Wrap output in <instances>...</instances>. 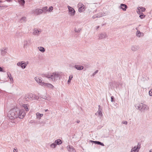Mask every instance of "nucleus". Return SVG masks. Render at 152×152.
I'll return each instance as SVG.
<instances>
[{
    "mask_svg": "<svg viewBox=\"0 0 152 152\" xmlns=\"http://www.w3.org/2000/svg\"><path fill=\"white\" fill-rule=\"evenodd\" d=\"M102 109L98 108V110L97 111L98 115L100 116H102L103 114L102 113Z\"/></svg>",
    "mask_w": 152,
    "mask_h": 152,
    "instance_id": "21",
    "label": "nucleus"
},
{
    "mask_svg": "<svg viewBox=\"0 0 152 152\" xmlns=\"http://www.w3.org/2000/svg\"><path fill=\"white\" fill-rule=\"evenodd\" d=\"M23 48L25 49H27L29 48V46L31 44V39H28L25 40L23 41Z\"/></svg>",
    "mask_w": 152,
    "mask_h": 152,
    "instance_id": "4",
    "label": "nucleus"
},
{
    "mask_svg": "<svg viewBox=\"0 0 152 152\" xmlns=\"http://www.w3.org/2000/svg\"><path fill=\"white\" fill-rule=\"evenodd\" d=\"M138 146H135L133 148H132L131 151V152H137L138 150V149H139Z\"/></svg>",
    "mask_w": 152,
    "mask_h": 152,
    "instance_id": "19",
    "label": "nucleus"
},
{
    "mask_svg": "<svg viewBox=\"0 0 152 152\" xmlns=\"http://www.w3.org/2000/svg\"><path fill=\"white\" fill-rule=\"evenodd\" d=\"M54 142L56 145H61L62 143V140L60 139L56 140H55Z\"/></svg>",
    "mask_w": 152,
    "mask_h": 152,
    "instance_id": "18",
    "label": "nucleus"
},
{
    "mask_svg": "<svg viewBox=\"0 0 152 152\" xmlns=\"http://www.w3.org/2000/svg\"><path fill=\"white\" fill-rule=\"evenodd\" d=\"M99 17L96 15H94L92 17V18L93 19H95L96 18H98Z\"/></svg>",
    "mask_w": 152,
    "mask_h": 152,
    "instance_id": "42",
    "label": "nucleus"
},
{
    "mask_svg": "<svg viewBox=\"0 0 152 152\" xmlns=\"http://www.w3.org/2000/svg\"><path fill=\"white\" fill-rule=\"evenodd\" d=\"M149 94L150 96H152V91L151 90L149 91Z\"/></svg>",
    "mask_w": 152,
    "mask_h": 152,
    "instance_id": "40",
    "label": "nucleus"
},
{
    "mask_svg": "<svg viewBox=\"0 0 152 152\" xmlns=\"http://www.w3.org/2000/svg\"><path fill=\"white\" fill-rule=\"evenodd\" d=\"M139 7L140 8V10L142 12L145 11L146 9L145 8L143 7Z\"/></svg>",
    "mask_w": 152,
    "mask_h": 152,
    "instance_id": "35",
    "label": "nucleus"
},
{
    "mask_svg": "<svg viewBox=\"0 0 152 152\" xmlns=\"http://www.w3.org/2000/svg\"><path fill=\"white\" fill-rule=\"evenodd\" d=\"M45 112L48 111V109L46 110H45Z\"/></svg>",
    "mask_w": 152,
    "mask_h": 152,
    "instance_id": "53",
    "label": "nucleus"
},
{
    "mask_svg": "<svg viewBox=\"0 0 152 152\" xmlns=\"http://www.w3.org/2000/svg\"><path fill=\"white\" fill-rule=\"evenodd\" d=\"M41 31L40 29H38L37 28H34L33 30V34L35 36H39Z\"/></svg>",
    "mask_w": 152,
    "mask_h": 152,
    "instance_id": "8",
    "label": "nucleus"
},
{
    "mask_svg": "<svg viewBox=\"0 0 152 152\" xmlns=\"http://www.w3.org/2000/svg\"><path fill=\"white\" fill-rule=\"evenodd\" d=\"M7 48L6 47L3 48L0 50L2 56H4L7 53Z\"/></svg>",
    "mask_w": 152,
    "mask_h": 152,
    "instance_id": "11",
    "label": "nucleus"
},
{
    "mask_svg": "<svg viewBox=\"0 0 152 152\" xmlns=\"http://www.w3.org/2000/svg\"><path fill=\"white\" fill-rule=\"evenodd\" d=\"M75 68L78 70H80L83 69V66L75 65L74 66Z\"/></svg>",
    "mask_w": 152,
    "mask_h": 152,
    "instance_id": "15",
    "label": "nucleus"
},
{
    "mask_svg": "<svg viewBox=\"0 0 152 152\" xmlns=\"http://www.w3.org/2000/svg\"><path fill=\"white\" fill-rule=\"evenodd\" d=\"M139 17L141 19H142L144 18L145 16V15H144L143 13L142 14H141V15H140Z\"/></svg>",
    "mask_w": 152,
    "mask_h": 152,
    "instance_id": "36",
    "label": "nucleus"
},
{
    "mask_svg": "<svg viewBox=\"0 0 152 152\" xmlns=\"http://www.w3.org/2000/svg\"><path fill=\"white\" fill-rule=\"evenodd\" d=\"M141 105L142 106V107H141L140 109V111H141L145 112L146 111L149 110V107L146 104L141 103Z\"/></svg>",
    "mask_w": 152,
    "mask_h": 152,
    "instance_id": "7",
    "label": "nucleus"
},
{
    "mask_svg": "<svg viewBox=\"0 0 152 152\" xmlns=\"http://www.w3.org/2000/svg\"><path fill=\"white\" fill-rule=\"evenodd\" d=\"M23 107L24 108V109L26 111H28L29 110L28 108V105L27 104H24L23 105Z\"/></svg>",
    "mask_w": 152,
    "mask_h": 152,
    "instance_id": "22",
    "label": "nucleus"
},
{
    "mask_svg": "<svg viewBox=\"0 0 152 152\" xmlns=\"http://www.w3.org/2000/svg\"><path fill=\"white\" fill-rule=\"evenodd\" d=\"M0 2H1V1H0Z\"/></svg>",
    "mask_w": 152,
    "mask_h": 152,
    "instance_id": "56",
    "label": "nucleus"
},
{
    "mask_svg": "<svg viewBox=\"0 0 152 152\" xmlns=\"http://www.w3.org/2000/svg\"><path fill=\"white\" fill-rule=\"evenodd\" d=\"M56 146L57 145H56V143H55V142H54V143L51 144L50 145V146L51 148H54L56 147Z\"/></svg>",
    "mask_w": 152,
    "mask_h": 152,
    "instance_id": "25",
    "label": "nucleus"
},
{
    "mask_svg": "<svg viewBox=\"0 0 152 152\" xmlns=\"http://www.w3.org/2000/svg\"><path fill=\"white\" fill-rule=\"evenodd\" d=\"M17 65L19 66H20L23 69H25L27 65L26 64L25 62L23 63V61L19 62L17 63Z\"/></svg>",
    "mask_w": 152,
    "mask_h": 152,
    "instance_id": "10",
    "label": "nucleus"
},
{
    "mask_svg": "<svg viewBox=\"0 0 152 152\" xmlns=\"http://www.w3.org/2000/svg\"><path fill=\"white\" fill-rule=\"evenodd\" d=\"M67 8L68 9L69 14L71 16H74L75 12L74 9L69 6H67Z\"/></svg>",
    "mask_w": 152,
    "mask_h": 152,
    "instance_id": "6",
    "label": "nucleus"
},
{
    "mask_svg": "<svg viewBox=\"0 0 152 152\" xmlns=\"http://www.w3.org/2000/svg\"><path fill=\"white\" fill-rule=\"evenodd\" d=\"M26 97H27V98L29 99L30 98L33 99L35 98V96L34 94L30 93L28 95H27Z\"/></svg>",
    "mask_w": 152,
    "mask_h": 152,
    "instance_id": "16",
    "label": "nucleus"
},
{
    "mask_svg": "<svg viewBox=\"0 0 152 152\" xmlns=\"http://www.w3.org/2000/svg\"><path fill=\"white\" fill-rule=\"evenodd\" d=\"M12 122L15 123V122L14 121H13V122Z\"/></svg>",
    "mask_w": 152,
    "mask_h": 152,
    "instance_id": "55",
    "label": "nucleus"
},
{
    "mask_svg": "<svg viewBox=\"0 0 152 152\" xmlns=\"http://www.w3.org/2000/svg\"><path fill=\"white\" fill-rule=\"evenodd\" d=\"M8 76L9 77V78L11 80H12V81L13 80V78L12 77L10 73H9V74L8 73Z\"/></svg>",
    "mask_w": 152,
    "mask_h": 152,
    "instance_id": "30",
    "label": "nucleus"
},
{
    "mask_svg": "<svg viewBox=\"0 0 152 152\" xmlns=\"http://www.w3.org/2000/svg\"><path fill=\"white\" fill-rule=\"evenodd\" d=\"M85 7L84 5L80 7L78 9V11L79 12H81L85 10Z\"/></svg>",
    "mask_w": 152,
    "mask_h": 152,
    "instance_id": "20",
    "label": "nucleus"
},
{
    "mask_svg": "<svg viewBox=\"0 0 152 152\" xmlns=\"http://www.w3.org/2000/svg\"><path fill=\"white\" fill-rule=\"evenodd\" d=\"M67 149L69 152H76V150L74 148L70 145H69L67 147Z\"/></svg>",
    "mask_w": 152,
    "mask_h": 152,
    "instance_id": "12",
    "label": "nucleus"
},
{
    "mask_svg": "<svg viewBox=\"0 0 152 152\" xmlns=\"http://www.w3.org/2000/svg\"><path fill=\"white\" fill-rule=\"evenodd\" d=\"M38 124H45V123L43 121H39Z\"/></svg>",
    "mask_w": 152,
    "mask_h": 152,
    "instance_id": "39",
    "label": "nucleus"
},
{
    "mask_svg": "<svg viewBox=\"0 0 152 152\" xmlns=\"http://www.w3.org/2000/svg\"><path fill=\"white\" fill-rule=\"evenodd\" d=\"M120 8L122 9L123 11H126L127 8V6L124 4H121L120 5Z\"/></svg>",
    "mask_w": 152,
    "mask_h": 152,
    "instance_id": "14",
    "label": "nucleus"
},
{
    "mask_svg": "<svg viewBox=\"0 0 152 152\" xmlns=\"http://www.w3.org/2000/svg\"><path fill=\"white\" fill-rule=\"evenodd\" d=\"M0 72H3L2 68L0 67Z\"/></svg>",
    "mask_w": 152,
    "mask_h": 152,
    "instance_id": "46",
    "label": "nucleus"
},
{
    "mask_svg": "<svg viewBox=\"0 0 152 152\" xmlns=\"http://www.w3.org/2000/svg\"><path fill=\"white\" fill-rule=\"evenodd\" d=\"M141 34V32L140 31H137L136 33V36L137 37H140Z\"/></svg>",
    "mask_w": 152,
    "mask_h": 152,
    "instance_id": "33",
    "label": "nucleus"
},
{
    "mask_svg": "<svg viewBox=\"0 0 152 152\" xmlns=\"http://www.w3.org/2000/svg\"><path fill=\"white\" fill-rule=\"evenodd\" d=\"M142 103H141L140 104H136V108H137L138 109H139L140 110V109L141 108V107H142L141 105V104Z\"/></svg>",
    "mask_w": 152,
    "mask_h": 152,
    "instance_id": "26",
    "label": "nucleus"
},
{
    "mask_svg": "<svg viewBox=\"0 0 152 152\" xmlns=\"http://www.w3.org/2000/svg\"><path fill=\"white\" fill-rule=\"evenodd\" d=\"M90 141L91 142H92L96 144H97L98 145L99 144V142L98 141H93V140H90Z\"/></svg>",
    "mask_w": 152,
    "mask_h": 152,
    "instance_id": "32",
    "label": "nucleus"
},
{
    "mask_svg": "<svg viewBox=\"0 0 152 152\" xmlns=\"http://www.w3.org/2000/svg\"><path fill=\"white\" fill-rule=\"evenodd\" d=\"M18 2L22 6H23L25 3V1L24 0H18Z\"/></svg>",
    "mask_w": 152,
    "mask_h": 152,
    "instance_id": "24",
    "label": "nucleus"
},
{
    "mask_svg": "<svg viewBox=\"0 0 152 152\" xmlns=\"http://www.w3.org/2000/svg\"><path fill=\"white\" fill-rule=\"evenodd\" d=\"M77 122L78 123H79L80 122V121L78 120L77 121Z\"/></svg>",
    "mask_w": 152,
    "mask_h": 152,
    "instance_id": "52",
    "label": "nucleus"
},
{
    "mask_svg": "<svg viewBox=\"0 0 152 152\" xmlns=\"http://www.w3.org/2000/svg\"><path fill=\"white\" fill-rule=\"evenodd\" d=\"M98 107H99V108L102 109V108H101V106L100 105H99L98 106Z\"/></svg>",
    "mask_w": 152,
    "mask_h": 152,
    "instance_id": "51",
    "label": "nucleus"
},
{
    "mask_svg": "<svg viewBox=\"0 0 152 152\" xmlns=\"http://www.w3.org/2000/svg\"><path fill=\"white\" fill-rule=\"evenodd\" d=\"M34 79L35 81L38 83L39 85L42 86L47 87L51 88H52L53 87V86L51 84L42 82L41 78L39 77H35Z\"/></svg>",
    "mask_w": 152,
    "mask_h": 152,
    "instance_id": "3",
    "label": "nucleus"
},
{
    "mask_svg": "<svg viewBox=\"0 0 152 152\" xmlns=\"http://www.w3.org/2000/svg\"><path fill=\"white\" fill-rule=\"evenodd\" d=\"M37 118L40 119L42 117L43 115V114H40L39 112L36 113Z\"/></svg>",
    "mask_w": 152,
    "mask_h": 152,
    "instance_id": "17",
    "label": "nucleus"
},
{
    "mask_svg": "<svg viewBox=\"0 0 152 152\" xmlns=\"http://www.w3.org/2000/svg\"><path fill=\"white\" fill-rule=\"evenodd\" d=\"M38 48L40 51L42 53H44L45 51V48L43 47H38Z\"/></svg>",
    "mask_w": 152,
    "mask_h": 152,
    "instance_id": "23",
    "label": "nucleus"
},
{
    "mask_svg": "<svg viewBox=\"0 0 152 152\" xmlns=\"http://www.w3.org/2000/svg\"><path fill=\"white\" fill-rule=\"evenodd\" d=\"M137 13L139 15H141V14H142L143 13L141 11L139 7L137 8Z\"/></svg>",
    "mask_w": 152,
    "mask_h": 152,
    "instance_id": "28",
    "label": "nucleus"
},
{
    "mask_svg": "<svg viewBox=\"0 0 152 152\" xmlns=\"http://www.w3.org/2000/svg\"><path fill=\"white\" fill-rule=\"evenodd\" d=\"M53 7L51 6L49 7V9L48 10V11L49 12H51L53 10Z\"/></svg>",
    "mask_w": 152,
    "mask_h": 152,
    "instance_id": "34",
    "label": "nucleus"
},
{
    "mask_svg": "<svg viewBox=\"0 0 152 152\" xmlns=\"http://www.w3.org/2000/svg\"><path fill=\"white\" fill-rule=\"evenodd\" d=\"M139 47L138 45H133L132 46L131 49L133 51H135L139 49Z\"/></svg>",
    "mask_w": 152,
    "mask_h": 152,
    "instance_id": "13",
    "label": "nucleus"
},
{
    "mask_svg": "<svg viewBox=\"0 0 152 152\" xmlns=\"http://www.w3.org/2000/svg\"><path fill=\"white\" fill-rule=\"evenodd\" d=\"M42 10H43V12L46 13L47 11H48V7L46 6L42 8Z\"/></svg>",
    "mask_w": 152,
    "mask_h": 152,
    "instance_id": "29",
    "label": "nucleus"
},
{
    "mask_svg": "<svg viewBox=\"0 0 152 152\" xmlns=\"http://www.w3.org/2000/svg\"><path fill=\"white\" fill-rule=\"evenodd\" d=\"M82 30L81 28H79L78 29H77L76 28H75V31L76 32L78 33L80 31H81Z\"/></svg>",
    "mask_w": 152,
    "mask_h": 152,
    "instance_id": "31",
    "label": "nucleus"
},
{
    "mask_svg": "<svg viewBox=\"0 0 152 152\" xmlns=\"http://www.w3.org/2000/svg\"><path fill=\"white\" fill-rule=\"evenodd\" d=\"M95 115H98V113L97 112L96 113H95Z\"/></svg>",
    "mask_w": 152,
    "mask_h": 152,
    "instance_id": "49",
    "label": "nucleus"
},
{
    "mask_svg": "<svg viewBox=\"0 0 152 152\" xmlns=\"http://www.w3.org/2000/svg\"><path fill=\"white\" fill-rule=\"evenodd\" d=\"M98 72V70H96L95 72H94L93 74V75L94 76L96 73H97Z\"/></svg>",
    "mask_w": 152,
    "mask_h": 152,
    "instance_id": "41",
    "label": "nucleus"
},
{
    "mask_svg": "<svg viewBox=\"0 0 152 152\" xmlns=\"http://www.w3.org/2000/svg\"><path fill=\"white\" fill-rule=\"evenodd\" d=\"M114 97L113 96H111V101L112 102L114 101Z\"/></svg>",
    "mask_w": 152,
    "mask_h": 152,
    "instance_id": "38",
    "label": "nucleus"
},
{
    "mask_svg": "<svg viewBox=\"0 0 152 152\" xmlns=\"http://www.w3.org/2000/svg\"><path fill=\"white\" fill-rule=\"evenodd\" d=\"M26 18L25 17H22L21 19H20V20L21 21H26Z\"/></svg>",
    "mask_w": 152,
    "mask_h": 152,
    "instance_id": "37",
    "label": "nucleus"
},
{
    "mask_svg": "<svg viewBox=\"0 0 152 152\" xmlns=\"http://www.w3.org/2000/svg\"><path fill=\"white\" fill-rule=\"evenodd\" d=\"M99 145H102V146H104V144L102 143L101 142H99Z\"/></svg>",
    "mask_w": 152,
    "mask_h": 152,
    "instance_id": "45",
    "label": "nucleus"
},
{
    "mask_svg": "<svg viewBox=\"0 0 152 152\" xmlns=\"http://www.w3.org/2000/svg\"><path fill=\"white\" fill-rule=\"evenodd\" d=\"M13 152H18L17 149V148H15L14 149Z\"/></svg>",
    "mask_w": 152,
    "mask_h": 152,
    "instance_id": "44",
    "label": "nucleus"
},
{
    "mask_svg": "<svg viewBox=\"0 0 152 152\" xmlns=\"http://www.w3.org/2000/svg\"><path fill=\"white\" fill-rule=\"evenodd\" d=\"M122 123L124 124H127L128 123V122L126 121H124L122 122Z\"/></svg>",
    "mask_w": 152,
    "mask_h": 152,
    "instance_id": "43",
    "label": "nucleus"
},
{
    "mask_svg": "<svg viewBox=\"0 0 152 152\" xmlns=\"http://www.w3.org/2000/svg\"><path fill=\"white\" fill-rule=\"evenodd\" d=\"M73 77V76L72 75H71L69 76V79L67 81V83L68 84H69L70 82L72 80V78Z\"/></svg>",
    "mask_w": 152,
    "mask_h": 152,
    "instance_id": "27",
    "label": "nucleus"
},
{
    "mask_svg": "<svg viewBox=\"0 0 152 152\" xmlns=\"http://www.w3.org/2000/svg\"><path fill=\"white\" fill-rule=\"evenodd\" d=\"M43 12V10L39 9H36L33 10L31 12V14H34L36 15H40Z\"/></svg>",
    "mask_w": 152,
    "mask_h": 152,
    "instance_id": "5",
    "label": "nucleus"
},
{
    "mask_svg": "<svg viewBox=\"0 0 152 152\" xmlns=\"http://www.w3.org/2000/svg\"><path fill=\"white\" fill-rule=\"evenodd\" d=\"M12 0H6V1L8 2H10Z\"/></svg>",
    "mask_w": 152,
    "mask_h": 152,
    "instance_id": "48",
    "label": "nucleus"
},
{
    "mask_svg": "<svg viewBox=\"0 0 152 152\" xmlns=\"http://www.w3.org/2000/svg\"><path fill=\"white\" fill-rule=\"evenodd\" d=\"M35 99H38V97L37 96H35V97L34 98Z\"/></svg>",
    "mask_w": 152,
    "mask_h": 152,
    "instance_id": "47",
    "label": "nucleus"
},
{
    "mask_svg": "<svg viewBox=\"0 0 152 152\" xmlns=\"http://www.w3.org/2000/svg\"><path fill=\"white\" fill-rule=\"evenodd\" d=\"M62 75L61 72H54L50 75H47L45 77L48 78H51L52 80L55 81L57 80L60 79Z\"/></svg>",
    "mask_w": 152,
    "mask_h": 152,
    "instance_id": "2",
    "label": "nucleus"
},
{
    "mask_svg": "<svg viewBox=\"0 0 152 152\" xmlns=\"http://www.w3.org/2000/svg\"><path fill=\"white\" fill-rule=\"evenodd\" d=\"M25 115V113L22 110L18 108H14L8 112V117L11 120H14L18 118H23Z\"/></svg>",
    "mask_w": 152,
    "mask_h": 152,
    "instance_id": "1",
    "label": "nucleus"
},
{
    "mask_svg": "<svg viewBox=\"0 0 152 152\" xmlns=\"http://www.w3.org/2000/svg\"><path fill=\"white\" fill-rule=\"evenodd\" d=\"M33 122H32V121H31L30 122V123H32Z\"/></svg>",
    "mask_w": 152,
    "mask_h": 152,
    "instance_id": "54",
    "label": "nucleus"
},
{
    "mask_svg": "<svg viewBox=\"0 0 152 152\" xmlns=\"http://www.w3.org/2000/svg\"><path fill=\"white\" fill-rule=\"evenodd\" d=\"M99 27V26H98L96 27V29H98Z\"/></svg>",
    "mask_w": 152,
    "mask_h": 152,
    "instance_id": "50",
    "label": "nucleus"
},
{
    "mask_svg": "<svg viewBox=\"0 0 152 152\" xmlns=\"http://www.w3.org/2000/svg\"><path fill=\"white\" fill-rule=\"evenodd\" d=\"M107 37L106 33L103 32L101 33L99 36V39H101L106 38Z\"/></svg>",
    "mask_w": 152,
    "mask_h": 152,
    "instance_id": "9",
    "label": "nucleus"
}]
</instances>
